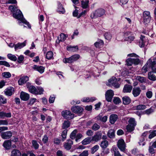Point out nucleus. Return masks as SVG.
<instances>
[{
	"instance_id": "nucleus-1",
	"label": "nucleus",
	"mask_w": 156,
	"mask_h": 156,
	"mask_svg": "<svg viewBox=\"0 0 156 156\" xmlns=\"http://www.w3.org/2000/svg\"><path fill=\"white\" fill-rule=\"evenodd\" d=\"M156 64V61L154 60L152 62V59H149L147 63L142 68V72L145 73L151 69L153 72L156 73V68L154 67Z\"/></svg>"
},
{
	"instance_id": "nucleus-2",
	"label": "nucleus",
	"mask_w": 156,
	"mask_h": 156,
	"mask_svg": "<svg viewBox=\"0 0 156 156\" xmlns=\"http://www.w3.org/2000/svg\"><path fill=\"white\" fill-rule=\"evenodd\" d=\"M13 16L15 18L18 19L20 21V23H23L27 25L29 28H31V26L23 17V15L19 9H17L16 11L13 13Z\"/></svg>"
},
{
	"instance_id": "nucleus-3",
	"label": "nucleus",
	"mask_w": 156,
	"mask_h": 156,
	"mask_svg": "<svg viewBox=\"0 0 156 156\" xmlns=\"http://www.w3.org/2000/svg\"><path fill=\"white\" fill-rule=\"evenodd\" d=\"M126 28H123L122 30V32L123 34V36L125 41H127L130 43L132 41H133L134 37L132 36L131 33L130 31H126Z\"/></svg>"
},
{
	"instance_id": "nucleus-4",
	"label": "nucleus",
	"mask_w": 156,
	"mask_h": 156,
	"mask_svg": "<svg viewBox=\"0 0 156 156\" xmlns=\"http://www.w3.org/2000/svg\"><path fill=\"white\" fill-rule=\"evenodd\" d=\"M105 10L102 8L97 9L93 12L91 15L90 17L92 18H96L98 17H100L103 16L105 13Z\"/></svg>"
},
{
	"instance_id": "nucleus-5",
	"label": "nucleus",
	"mask_w": 156,
	"mask_h": 156,
	"mask_svg": "<svg viewBox=\"0 0 156 156\" xmlns=\"http://www.w3.org/2000/svg\"><path fill=\"white\" fill-rule=\"evenodd\" d=\"M80 56L78 54H75L68 58H65L63 59V62L65 63H71L76 61L80 58Z\"/></svg>"
},
{
	"instance_id": "nucleus-6",
	"label": "nucleus",
	"mask_w": 156,
	"mask_h": 156,
	"mask_svg": "<svg viewBox=\"0 0 156 156\" xmlns=\"http://www.w3.org/2000/svg\"><path fill=\"white\" fill-rule=\"evenodd\" d=\"M62 116L65 119H73L74 115L70 111L68 110L63 111L62 112Z\"/></svg>"
},
{
	"instance_id": "nucleus-7",
	"label": "nucleus",
	"mask_w": 156,
	"mask_h": 156,
	"mask_svg": "<svg viewBox=\"0 0 156 156\" xmlns=\"http://www.w3.org/2000/svg\"><path fill=\"white\" fill-rule=\"evenodd\" d=\"M143 22L145 24L149 23L151 19L150 12L148 11H144L143 14Z\"/></svg>"
},
{
	"instance_id": "nucleus-8",
	"label": "nucleus",
	"mask_w": 156,
	"mask_h": 156,
	"mask_svg": "<svg viewBox=\"0 0 156 156\" xmlns=\"http://www.w3.org/2000/svg\"><path fill=\"white\" fill-rule=\"evenodd\" d=\"M117 146L119 150L125 152L126 150V144L122 139L119 140L117 142Z\"/></svg>"
},
{
	"instance_id": "nucleus-9",
	"label": "nucleus",
	"mask_w": 156,
	"mask_h": 156,
	"mask_svg": "<svg viewBox=\"0 0 156 156\" xmlns=\"http://www.w3.org/2000/svg\"><path fill=\"white\" fill-rule=\"evenodd\" d=\"M114 95V93L112 90H108L105 94L106 100L108 102H111Z\"/></svg>"
},
{
	"instance_id": "nucleus-10",
	"label": "nucleus",
	"mask_w": 156,
	"mask_h": 156,
	"mask_svg": "<svg viewBox=\"0 0 156 156\" xmlns=\"http://www.w3.org/2000/svg\"><path fill=\"white\" fill-rule=\"evenodd\" d=\"M102 136V133L101 131H98L96 132L94 135L92 137V140L97 142L100 140Z\"/></svg>"
},
{
	"instance_id": "nucleus-11",
	"label": "nucleus",
	"mask_w": 156,
	"mask_h": 156,
	"mask_svg": "<svg viewBox=\"0 0 156 156\" xmlns=\"http://www.w3.org/2000/svg\"><path fill=\"white\" fill-rule=\"evenodd\" d=\"M71 110L74 113H80L83 112V109L82 107L80 106L77 105H75L73 106L72 107Z\"/></svg>"
},
{
	"instance_id": "nucleus-12",
	"label": "nucleus",
	"mask_w": 156,
	"mask_h": 156,
	"mask_svg": "<svg viewBox=\"0 0 156 156\" xmlns=\"http://www.w3.org/2000/svg\"><path fill=\"white\" fill-rule=\"evenodd\" d=\"M29 83H28L27 84V87L28 88L29 91L30 92L34 94L37 95L38 94L37 89L35 87L32 86H30Z\"/></svg>"
},
{
	"instance_id": "nucleus-13",
	"label": "nucleus",
	"mask_w": 156,
	"mask_h": 156,
	"mask_svg": "<svg viewBox=\"0 0 156 156\" xmlns=\"http://www.w3.org/2000/svg\"><path fill=\"white\" fill-rule=\"evenodd\" d=\"M141 92V90L140 87H136L133 88L132 93L134 97H136L140 94Z\"/></svg>"
},
{
	"instance_id": "nucleus-14",
	"label": "nucleus",
	"mask_w": 156,
	"mask_h": 156,
	"mask_svg": "<svg viewBox=\"0 0 156 156\" xmlns=\"http://www.w3.org/2000/svg\"><path fill=\"white\" fill-rule=\"evenodd\" d=\"M12 133L10 131H7L1 133L2 137L4 139H9L12 136Z\"/></svg>"
},
{
	"instance_id": "nucleus-15",
	"label": "nucleus",
	"mask_w": 156,
	"mask_h": 156,
	"mask_svg": "<svg viewBox=\"0 0 156 156\" xmlns=\"http://www.w3.org/2000/svg\"><path fill=\"white\" fill-rule=\"evenodd\" d=\"M29 79V77L27 76H23L19 80L18 82L19 85H22L27 82Z\"/></svg>"
},
{
	"instance_id": "nucleus-16",
	"label": "nucleus",
	"mask_w": 156,
	"mask_h": 156,
	"mask_svg": "<svg viewBox=\"0 0 156 156\" xmlns=\"http://www.w3.org/2000/svg\"><path fill=\"white\" fill-rule=\"evenodd\" d=\"M73 144V141L71 140H68L67 142L65 143L64 147V148L67 150H70Z\"/></svg>"
},
{
	"instance_id": "nucleus-17",
	"label": "nucleus",
	"mask_w": 156,
	"mask_h": 156,
	"mask_svg": "<svg viewBox=\"0 0 156 156\" xmlns=\"http://www.w3.org/2000/svg\"><path fill=\"white\" fill-rule=\"evenodd\" d=\"M32 68L38 71L40 73H42L44 71V67L42 66L34 65L33 66Z\"/></svg>"
},
{
	"instance_id": "nucleus-18",
	"label": "nucleus",
	"mask_w": 156,
	"mask_h": 156,
	"mask_svg": "<svg viewBox=\"0 0 156 156\" xmlns=\"http://www.w3.org/2000/svg\"><path fill=\"white\" fill-rule=\"evenodd\" d=\"M29 95L25 92H21L20 94V98L23 100L26 101L29 98Z\"/></svg>"
},
{
	"instance_id": "nucleus-19",
	"label": "nucleus",
	"mask_w": 156,
	"mask_h": 156,
	"mask_svg": "<svg viewBox=\"0 0 156 156\" xmlns=\"http://www.w3.org/2000/svg\"><path fill=\"white\" fill-rule=\"evenodd\" d=\"M26 41H25L23 43H19L15 45L14 49L15 51L20 49L26 45Z\"/></svg>"
},
{
	"instance_id": "nucleus-20",
	"label": "nucleus",
	"mask_w": 156,
	"mask_h": 156,
	"mask_svg": "<svg viewBox=\"0 0 156 156\" xmlns=\"http://www.w3.org/2000/svg\"><path fill=\"white\" fill-rule=\"evenodd\" d=\"M14 88L12 87H10L5 89L4 92L6 95L11 96L12 94Z\"/></svg>"
},
{
	"instance_id": "nucleus-21",
	"label": "nucleus",
	"mask_w": 156,
	"mask_h": 156,
	"mask_svg": "<svg viewBox=\"0 0 156 156\" xmlns=\"http://www.w3.org/2000/svg\"><path fill=\"white\" fill-rule=\"evenodd\" d=\"M133 87L129 85H126L124 86L123 90V92L124 93H130L131 92Z\"/></svg>"
},
{
	"instance_id": "nucleus-22",
	"label": "nucleus",
	"mask_w": 156,
	"mask_h": 156,
	"mask_svg": "<svg viewBox=\"0 0 156 156\" xmlns=\"http://www.w3.org/2000/svg\"><path fill=\"white\" fill-rule=\"evenodd\" d=\"M112 153H114V156H122L120 154L117 147L115 146H113L111 149Z\"/></svg>"
},
{
	"instance_id": "nucleus-23",
	"label": "nucleus",
	"mask_w": 156,
	"mask_h": 156,
	"mask_svg": "<svg viewBox=\"0 0 156 156\" xmlns=\"http://www.w3.org/2000/svg\"><path fill=\"white\" fill-rule=\"evenodd\" d=\"M11 145V142L9 140L5 141L3 144V146L6 149H9Z\"/></svg>"
},
{
	"instance_id": "nucleus-24",
	"label": "nucleus",
	"mask_w": 156,
	"mask_h": 156,
	"mask_svg": "<svg viewBox=\"0 0 156 156\" xmlns=\"http://www.w3.org/2000/svg\"><path fill=\"white\" fill-rule=\"evenodd\" d=\"M118 119V116L115 114L111 115L110 117V122L111 123L114 124Z\"/></svg>"
},
{
	"instance_id": "nucleus-25",
	"label": "nucleus",
	"mask_w": 156,
	"mask_h": 156,
	"mask_svg": "<svg viewBox=\"0 0 156 156\" xmlns=\"http://www.w3.org/2000/svg\"><path fill=\"white\" fill-rule=\"evenodd\" d=\"M66 49L69 51L76 52L78 50V48L77 46H69L67 47Z\"/></svg>"
},
{
	"instance_id": "nucleus-26",
	"label": "nucleus",
	"mask_w": 156,
	"mask_h": 156,
	"mask_svg": "<svg viewBox=\"0 0 156 156\" xmlns=\"http://www.w3.org/2000/svg\"><path fill=\"white\" fill-rule=\"evenodd\" d=\"M123 103L124 105H128L131 102V99L130 98L127 96H125L122 98Z\"/></svg>"
},
{
	"instance_id": "nucleus-27",
	"label": "nucleus",
	"mask_w": 156,
	"mask_h": 156,
	"mask_svg": "<svg viewBox=\"0 0 156 156\" xmlns=\"http://www.w3.org/2000/svg\"><path fill=\"white\" fill-rule=\"evenodd\" d=\"M89 1L88 0L85 1L82 0L81 1V5L83 8L85 9L87 8L88 7Z\"/></svg>"
},
{
	"instance_id": "nucleus-28",
	"label": "nucleus",
	"mask_w": 156,
	"mask_h": 156,
	"mask_svg": "<svg viewBox=\"0 0 156 156\" xmlns=\"http://www.w3.org/2000/svg\"><path fill=\"white\" fill-rule=\"evenodd\" d=\"M104 44L103 41L101 40H98L94 43V45L96 48H100L102 47Z\"/></svg>"
},
{
	"instance_id": "nucleus-29",
	"label": "nucleus",
	"mask_w": 156,
	"mask_h": 156,
	"mask_svg": "<svg viewBox=\"0 0 156 156\" xmlns=\"http://www.w3.org/2000/svg\"><path fill=\"white\" fill-rule=\"evenodd\" d=\"M107 135L110 138H113L115 137V131L111 129L109 130L107 133Z\"/></svg>"
},
{
	"instance_id": "nucleus-30",
	"label": "nucleus",
	"mask_w": 156,
	"mask_h": 156,
	"mask_svg": "<svg viewBox=\"0 0 156 156\" xmlns=\"http://www.w3.org/2000/svg\"><path fill=\"white\" fill-rule=\"evenodd\" d=\"M117 81L116 78L115 77H113L108 80V83H107V85L111 86L113 85Z\"/></svg>"
},
{
	"instance_id": "nucleus-31",
	"label": "nucleus",
	"mask_w": 156,
	"mask_h": 156,
	"mask_svg": "<svg viewBox=\"0 0 156 156\" xmlns=\"http://www.w3.org/2000/svg\"><path fill=\"white\" fill-rule=\"evenodd\" d=\"M91 137H88L84 139L82 142V144L86 145L89 144L92 141Z\"/></svg>"
},
{
	"instance_id": "nucleus-32",
	"label": "nucleus",
	"mask_w": 156,
	"mask_h": 156,
	"mask_svg": "<svg viewBox=\"0 0 156 156\" xmlns=\"http://www.w3.org/2000/svg\"><path fill=\"white\" fill-rule=\"evenodd\" d=\"M21 154L18 150L14 149L12 152L11 156H21Z\"/></svg>"
},
{
	"instance_id": "nucleus-33",
	"label": "nucleus",
	"mask_w": 156,
	"mask_h": 156,
	"mask_svg": "<svg viewBox=\"0 0 156 156\" xmlns=\"http://www.w3.org/2000/svg\"><path fill=\"white\" fill-rule=\"evenodd\" d=\"M107 116H105L102 117L101 116L99 115L96 117V119L98 120H100L101 122H106L107 119Z\"/></svg>"
},
{
	"instance_id": "nucleus-34",
	"label": "nucleus",
	"mask_w": 156,
	"mask_h": 156,
	"mask_svg": "<svg viewBox=\"0 0 156 156\" xmlns=\"http://www.w3.org/2000/svg\"><path fill=\"white\" fill-rule=\"evenodd\" d=\"M95 100V98H84L82 99V101L83 102H87L90 101H93Z\"/></svg>"
},
{
	"instance_id": "nucleus-35",
	"label": "nucleus",
	"mask_w": 156,
	"mask_h": 156,
	"mask_svg": "<svg viewBox=\"0 0 156 156\" xmlns=\"http://www.w3.org/2000/svg\"><path fill=\"white\" fill-rule=\"evenodd\" d=\"M57 10L58 12H61L62 13H64L65 12L64 9L62 6L61 4L60 3H58V8Z\"/></svg>"
},
{
	"instance_id": "nucleus-36",
	"label": "nucleus",
	"mask_w": 156,
	"mask_h": 156,
	"mask_svg": "<svg viewBox=\"0 0 156 156\" xmlns=\"http://www.w3.org/2000/svg\"><path fill=\"white\" fill-rule=\"evenodd\" d=\"M134 109L137 110H141L145 109L146 108V107L145 105H140L135 106L134 107Z\"/></svg>"
},
{
	"instance_id": "nucleus-37",
	"label": "nucleus",
	"mask_w": 156,
	"mask_h": 156,
	"mask_svg": "<svg viewBox=\"0 0 156 156\" xmlns=\"http://www.w3.org/2000/svg\"><path fill=\"white\" fill-rule=\"evenodd\" d=\"M70 125L69 122L68 121H64L62 124V128L63 129H65L69 127Z\"/></svg>"
},
{
	"instance_id": "nucleus-38",
	"label": "nucleus",
	"mask_w": 156,
	"mask_h": 156,
	"mask_svg": "<svg viewBox=\"0 0 156 156\" xmlns=\"http://www.w3.org/2000/svg\"><path fill=\"white\" fill-rule=\"evenodd\" d=\"M68 36L67 35L65 34L64 33H61L60 35V39L59 40L58 43L60 41H64L67 37Z\"/></svg>"
},
{
	"instance_id": "nucleus-39",
	"label": "nucleus",
	"mask_w": 156,
	"mask_h": 156,
	"mask_svg": "<svg viewBox=\"0 0 156 156\" xmlns=\"http://www.w3.org/2000/svg\"><path fill=\"white\" fill-rule=\"evenodd\" d=\"M108 142L106 140L102 141L101 144V146L102 148H106L108 145Z\"/></svg>"
},
{
	"instance_id": "nucleus-40",
	"label": "nucleus",
	"mask_w": 156,
	"mask_h": 156,
	"mask_svg": "<svg viewBox=\"0 0 156 156\" xmlns=\"http://www.w3.org/2000/svg\"><path fill=\"white\" fill-rule=\"evenodd\" d=\"M148 78L152 81H155L156 80L155 76L151 72H149L148 74Z\"/></svg>"
},
{
	"instance_id": "nucleus-41",
	"label": "nucleus",
	"mask_w": 156,
	"mask_h": 156,
	"mask_svg": "<svg viewBox=\"0 0 156 156\" xmlns=\"http://www.w3.org/2000/svg\"><path fill=\"white\" fill-rule=\"evenodd\" d=\"M8 58L10 60L15 61L17 60V57L14 55L11 54H9L7 55Z\"/></svg>"
},
{
	"instance_id": "nucleus-42",
	"label": "nucleus",
	"mask_w": 156,
	"mask_h": 156,
	"mask_svg": "<svg viewBox=\"0 0 156 156\" xmlns=\"http://www.w3.org/2000/svg\"><path fill=\"white\" fill-rule=\"evenodd\" d=\"M129 124L132 125L134 126H136V122L134 118H131L128 121Z\"/></svg>"
},
{
	"instance_id": "nucleus-43",
	"label": "nucleus",
	"mask_w": 156,
	"mask_h": 156,
	"mask_svg": "<svg viewBox=\"0 0 156 156\" xmlns=\"http://www.w3.org/2000/svg\"><path fill=\"white\" fill-rule=\"evenodd\" d=\"M2 76L5 78H9L11 76V74L9 72H4L2 73Z\"/></svg>"
},
{
	"instance_id": "nucleus-44",
	"label": "nucleus",
	"mask_w": 156,
	"mask_h": 156,
	"mask_svg": "<svg viewBox=\"0 0 156 156\" xmlns=\"http://www.w3.org/2000/svg\"><path fill=\"white\" fill-rule=\"evenodd\" d=\"M53 53L51 51H48L46 54V57L48 59H50L53 57Z\"/></svg>"
},
{
	"instance_id": "nucleus-45",
	"label": "nucleus",
	"mask_w": 156,
	"mask_h": 156,
	"mask_svg": "<svg viewBox=\"0 0 156 156\" xmlns=\"http://www.w3.org/2000/svg\"><path fill=\"white\" fill-rule=\"evenodd\" d=\"M9 9L13 13L15 12L17 9L16 6H15L14 5H10L9 7Z\"/></svg>"
},
{
	"instance_id": "nucleus-46",
	"label": "nucleus",
	"mask_w": 156,
	"mask_h": 156,
	"mask_svg": "<svg viewBox=\"0 0 156 156\" xmlns=\"http://www.w3.org/2000/svg\"><path fill=\"white\" fill-rule=\"evenodd\" d=\"M135 126L128 124L126 126V129L127 131L129 132H131L134 130Z\"/></svg>"
},
{
	"instance_id": "nucleus-47",
	"label": "nucleus",
	"mask_w": 156,
	"mask_h": 156,
	"mask_svg": "<svg viewBox=\"0 0 156 156\" xmlns=\"http://www.w3.org/2000/svg\"><path fill=\"white\" fill-rule=\"evenodd\" d=\"M77 132V130L76 129H75L71 133L70 135V137L73 140L76 138V135Z\"/></svg>"
},
{
	"instance_id": "nucleus-48",
	"label": "nucleus",
	"mask_w": 156,
	"mask_h": 156,
	"mask_svg": "<svg viewBox=\"0 0 156 156\" xmlns=\"http://www.w3.org/2000/svg\"><path fill=\"white\" fill-rule=\"evenodd\" d=\"M99 146L98 145H96L92 147L91 149V153L92 154H94L99 149Z\"/></svg>"
},
{
	"instance_id": "nucleus-49",
	"label": "nucleus",
	"mask_w": 156,
	"mask_h": 156,
	"mask_svg": "<svg viewBox=\"0 0 156 156\" xmlns=\"http://www.w3.org/2000/svg\"><path fill=\"white\" fill-rule=\"evenodd\" d=\"M67 133V130L65 129L64 130L62 133V140L64 141L66 138Z\"/></svg>"
},
{
	"instance_id": "nucleus-50",
	"label": "nucleus",
	"mask_w": 156,
	"mask_h": 156,
	"mask_svg": "<svg viewBox=\"0 0 156 156\" xmlns=\"http://www.w3.org/2000/svg\"><path fill=\"white\" fill-rule=\"evenodd\" d=\"M100 128V126L97 123H94L92 127V129L96 131L98 130Z\"/></svg>"
},
{
	"instance_id": "nucleus-51",
	"label": "nucleus",
	"mask_w": 156,
	"mask_h": 156,
	"mask_svg": "<svg viewBox=\"0 0 156 156\" xmlns=\"http://www.w3.org/2000/svg\"><path fill=\"white\" fill-rule=\"evenodd\" d=\"M0 115L2 116H3V118L5 117H11V114L10 113H6L3 112H1Z\"/></svg>"
},
{
	"instance_id": "nucleus-52",
	"label": "nucleus",
	"mask_w": 156,
	"mask_h": 156,
	"mask_svg": "<svg viewBox=\"0 0 156 156\" xmlns=\"http://www.w3.org/2000/svg\"><path fill=\"white\" fill-rule=\"evenodd\" d=\"M133 64V62L132 61V58H129L126 60V64L128 66H131Z\"/></svg>"
},
{
	"instance_id": "nucleus-53",
	"label": "nucleus",
	"mask_w": 156,
	"mask_h": 156,
	"mask_svg": "<svg viewBox=\"0 0 156 156\" xmlns=\"http://www.w3.org/2000/svg\"><path fill=\"white\" fill-rule=\"evenodd\" d=\"M113 101L115 104H118L121 102L120 98L118 97H115L113 100Z\"/></svg>"
},
{
	"instance_id": "nucleus-54",
	"label": "nucleus",
	"mask_w": 156,
	"mask_h": 156,
	"mask_svg": "<svg viewBox=\"0 0 156 156\" xmlns=\"http://www.w3.org/2000/svg\"><path fill=\"white\" fill-rule=\"evenodd\" d=\"M104 36L105 38L108 40H110L112 38V36L111 34L109 32H107L104 34Z\"/></svg>"
},
{
	"instance_id": "nucleus-55",
	"label": "nucleus",
	"mask_w": 156,
	"mask_h": 156,
	"mask_svg": "<svg viewBox=\"0 0 156 156\" xmlns=\"http://www.w3.org/2000/svg\"><path fill=\"white\" fill-rule=\"evenodd\" d=\"M136 79L141 83L145 82L146 80L145 77L140 76H137Z\"/></svg>"
},
{
	"instance_id": "nucleus-56",
	"label": "nucleus",
	"mask_w": 156,
	"mask_h": 156,
	"mask_svg": "<svg viewBox=\"0 0 156 156\" xmlns=\"http://www.w3.org/2000/svg\"><path fill=\"white\" fill-rule=\"evenodd\" d=\"M156 136V130H154L151 132L149 136V139H152Z\"/></svg>"
},
{
	"instance_id": "nucleus-57",
	"label": "nucleus",
	"mask_w": 156,
	"mask_h": 156,
	"mask_svg": "<svg viewBox=\"0 0 156 156\" xmlns=\"http://www.w3.org/2000/svg\"><path fill=\"white\" fill-rule=\"evenodd\" d=\"M145 138H141V139H140V141L139 142V144L140 145H142V146L144 145L145 144Z\"/></svg>"
},
{
	"instance_id": "nucleus-58",
	"label": "nucleus",
	"mask_w": 156,
	"mask_h": 156,
	"mask_svg": "<svg viewBox=\"0 0 156 156\" xmlns=\"http://www.w3.org/2000/svg\"><path fill=\"white\" fill-rule=\"evenodd\" d=\"M55 99V97L54 95H51L49 99V103L50 104L53 103L54 102Z\"/></svg>"
},
{
	"instance_id": "nucleus-59",
	"label": "nucleus",
	"mask_w": 156,
	"mask_h": 156,
	"mask_svg": "<svg viewBox=\"0 0 156 156\" xmlns=\"http://www.w3.org/2000/svg\"><path fill=\"white\" fill-rule=\"evenodd\" d=\"M32 144L35 149H37L38 148L39 144L36 140H33L32 141Z\"/></svg>"
},
{
	"instance_id": "nucleus-60",
	"label": "nucleus",
	"mask_w": 156,
	"mask_h": 156,
	"mask_svg": "<svg viewBox=\"0 0 156 156\" xmlns=\"http://www.w3.org/2000/svg\"><path fill=\"white\" fill-rule=\"evenodd\" d=\"M37 89L38 94H43V92L44 91V90L43 88L40 87H37Z\"/></svg>"
},
{
	"instance_id": "nucleus-61",
	"label": "nucleus",
	"mask_w": 156,
	"mask_h": 156,
	"mask_svg": "<svg viewBox=\"0 0 156 156\" xmlns=\"http://www.w3.org/2000/svg\"><path fill=\"white\" fill-rule=\"evenodd\" d=\"M88 151L87 150H85L80 154L79 156H88Z\"/></svg>"
},
{
	"instance_id": "nucleus-62",
	"label": "nucleus",
	"mask_w": 156,
	"mask_h": 156,
	"mask_svg": "<svg viewBox=\"0 0 156 156\" xmlns=\"http://www.w3.org/2000/svg\"><path fill=\"white\" fill-rule=\"evenodd\" d=\"M133 64L135 65H138L140 62V60L138 58H132Z\"/></svg>"
},
{
	"instance_id": "nucleus-63",
	"label": "nucleus",
	"mask_w": 156,
	"mask_h": 156,
	"mask_svg": "<svg viewBox=\"0 0 156 156\" xmlns=\"http://www.w3.org/2000/svg\"><path fill=\"white\" fill-rule=\"evenodd\" d=\"M154 112L153 110L151 108L147 109L144 111V113L147 115H149Z\"/></svg>"
},
{
	"instance_id": "nucleus-64",
	"label": "nucleus",
	"mask_w": 156,
	"mask_h": 156,
	"mask_svg": "<svg viewBox=\"0 0 156 156\" xmlns=\"http://www.w3.org/2000/svg\"><path fill=\"white\" fill-rule=\"evenodd\" d=\"M0 101L3 104L6 103V99L2 95L0 96Z\"/></svg>"
}]
</instances>
